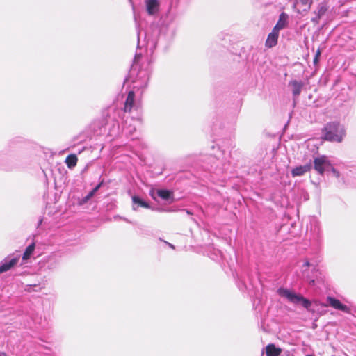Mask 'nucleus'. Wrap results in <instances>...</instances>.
Here are the masks:
<instances>
[{"label":"nucleus","instance_id":"6ab92c4d","mask_svg":"<svg viewBox=\"0 0 356 356\" xmlns=\"http://www.w3.org/2000/svg\"><path fill=\"white\" fill-rule=\"evenodd\" d=\"M297 3H300L303 6H307L308 8H309L310 6H311L310 0H298Z\"/></svg>","mask_w":356,"mask_h":356},{"label":"nucleus","instance_id":"9b49d317","mask_svg":"<svg viewBox=\"0 0 356 356\" xmlns=\"http://www.w3.org/2000/svg\"><path fill=\"white\" fill-rule=\"evenodd\" d=\"M303 83L293 80L290 81L289 86L291 87L292 92L294 97H297L300 95L302 88L303 87Z\"/></svg>","mask_w":356,"mask_h":356},{"label":"nucleus","instance_id":"7ed1b4c3","mask_svg":"<svg viewBox=\"0 0 356 356\" xmlns=\"http://www.w3.org/2000/svg\"><path fill=\"white\" fill-rule=\"evenodd\" d=\"M279 293L282 296L286 297L290 302L293 303H299L300 302L302 306L305 308H308L311 306V302L309 300L305 298L301 295L296 294L287 289H282L279 290Z\"/></svg>","mask_w":356,"mask_h":356},{"label":"nucleus","instance_id":"39448f33","mask_svg":"<svg viewBox=\"0 0 356 356\" xmlns=\"http://www.w3.org/2000/svg\"><path fill=\"white\" fill-rule=\"evenodd\" d=\"M279 37V31L273 29L272 31L268 34L266 40V46L272 48L277 44Z\"/></svg>","mask_w":356,"mask_h":356},{"label":"nucleus","instance_id":"20e7f679","mask_svg":"<svg viewBox=\"0 0 356 356\" xmlns=\"http://www.w3.org/2000/svg\"><path fill=\"white\" fill-rule=\"evenodd\" d=\"M327 301L328 302L327 305H325V306H330L333 307L334 309L342 311L346 313H350V308L346 306V305H343L341 302V301L335 298L328 296L327 298Z\"/></svg>","mask_w":356,"mask_h":356},{"label":"nucleus","instance_id":"ddd939ff","mask_svg":"<svg viewBox=\"0 0 356 356\" xmlns=\"http://www.w3.org/2000/svg\"><path fill=\"white\" fill-rule=\"evenodd\" d=\"M132 202H133V209L134 210H136L139 207H144V208H149V205L148 203L140 199L138 196H133L132 197Z\"/></svg>","mask_w":356,"mask_h":356},{"label":"nucleus","instance_id":"f257e3e1","mask_svg":"<svg viewBox=\"0 0 356 356\" xmlns=\"http://www.w3.org/2000/svg\"><path fill=\"white\" fill-rule=\"evenodd\" d=\"M344 136L345 129L338 123H329L323 129V138L329 141L340 143Z\"/></svg>","mask_w":356,"mask_h":356},{"label":"nucleus","instance_id":"a211bd4d","mask_svg":"<svg viewBox=\"0 0 356 356\" xmlns=\"http://www.w3.org/2000/svg\"><path fill=\"white\" fill-rule=\"evenodd\" d=\"M100 185H98L92 191H91L88 194V195L86 197V201L88 200L89 199H90L94 195L95 193L97 191V190L99 189Z\"/></svg>","mask_w":356,"mask_h":356},{"label":"nucleus","instance_id":"f3484780","mask_svg":"<svg viewBox=\"0 0 356 356\" xmlns=\"http://www.w3.org/2000/svg\"><path fill=\"white\" fill-rule=\"evenodd\" d=\"M327 10L326 6L323 3H321L317 9L316 15L318 16V18H321L323 15H325Z\"/></svg>","mask_w":356,"mask_h":356},{"label":"nucleus","instance_id":"a878e982","mask_svg":"<svg viewBox=\"0 0 356 356\" xmlns=\"http://www.w3.org/2000/svg\"><path fill=\"white\" fill-rule=\"evenodd\" d=\"M186 213H187L188 215H191V214H192V213H191V211H186Z\"/></svg>","mask_w":356,"mask_h":356},{"label":"nucleus","instance_id":"f8f14e48","mask_svg":"<svg viewBox=\"0 0 356 356\" xmlns=\"http://www.w3.org/2000/svg\"><path fill=\"white\" fill-rule=\"evenodd\" d=\"M145 3L147 10L149 15H154L156 13L159 8V2L157 0H146Z\"/></svg>","mask_w":356,"mask_h":356},{"label":"nucleus","instance_id":"2eb2a0df","mask_svg":"<svg viewBox=\"0 0 356 356\" xmlns=\"http://www.w3.org/2000/svg\"><path fill=\"white\" fill-rule=\"evenodd\" d=\"M34 250H35V244L31 243V245H29L25 250V252L22 256V260L26 261V260L29 259V258L32 255Z\"/></svg>","mask_w":356,"mask_h":356},{"label":"nucleus","instance_id":"1a4fd4ad","mask_svg":"<svg viewBox=\"0 0 356 356\" xmlns=\"http://www.w3.org/2000/svg\"><path fill=\"white\" fill-rule=\"evenodd\" d=\"M282 352V348L276 347L273 343H270L266 347V354L267 356H280Z\"/></svg>","mask_w":356,"mask_h":356},{"label":"nucleus","instance_id":"5701e85b","mask_svg":"<svg viewBox=\"0 0 356 356\" xmlns=\"http://www.w3.org/2000/svg\"><path fill=\"white\" fill-rule=\"evenodd\" d=\"M9 268H0V274L8 270Z\"/></svg>","mask_w":356,"mask_h":356},{"label":"nucleus","instance_id":"9d476101","mask_svg":"<svg viewBox=\"0 0 356 356\" xmlns=\"http://www.w3.org/2000/svg\"><path fill=\"white\" fill-rule=\"evenodd\" d=\"M135 94L133 91H129L124 102V111L130 112L134 106Z\"/></svg>","mask_w":356,"mask_h":356},{"label":"nucleus","instance_id":"412c9836","mask_svg":"<svg viewBox=\"0 0 356 356\" xmlns=\"http://www.w3.org/2000/svg\"><path fill=\"white\" fill-rule=\"evenodd\" d=\"M320 18H318V16H316V17L313 18L312 21L315 23H318Z\"/></svg>","mask_w":356,"mask_h":356},{"label":"nucleus","instance_id":"4be33fe9","mask_svg":"<svg viewBox=\"0 0 356 356\" xmlns=\"http://www.w3.org/2000/svg\"><path fill=\"white\" fill-rule=\"evenodd\" d=\"M31 286H27V287L25 289V291L29 293H31Z\"/></svg>","mask_w":356,"mask_h":356},{"label":"nucleus","instance_id":"aec40b11","mask_svg":"<svg viewBox=\"0 0 356 356\" xmlns=\"http://www.w3.org/2000/svg\"><path fill=\"white\" fill-rule=\"evenodd\" d=\"M321 51L320 49H318L317 51H316V55H315V57H314V63H316L318 62V59H319V57L321 56Z\"/></svg>","mask_w":356,"mask_h":356},{"label":"nucleus","instance_id":"393cba45","mask_svg":"<svg viewBox=\"0 0 356 356\" xmlns=\"http://www.w3.org/2000/svg\"><path fill=\"white\" fill-rule=\"evenodd\" d=\"M0 356H7V354L5 352H0Z\"/></svg>","mask_w":356,"mask_h":356},{"label":"nucleus","instance_id":"6e6552de","mask_svg":"<svg viewBox=\"0 0 356 356\" xmlns=\"http://www.w3.org/2000/svg\"><path fill=\"white\" fill-rule=\"evenodd\" d=\"M312 168L311 164H307L305 165H300L296 167L291 170V174L293 177L302 176L305 173L309 171Z\"/></svg>","mask_w":356,"mask_h":356},{"label":"nucleus","instance_id":"dca6fc26","mask_svg":"<svg viewBox=\"0 0 356 356\" xmlns=\"http://www.w3.org/2000/svg\"><path fill=\"white\" fill-rule=\"evenodd\" d=\"M157 194L161 198L165 200L170 199L171 195V193L168 190H159Z\"/></svg>","mask_w":356,"mask_h":356},{"label":"nucleus","instance_id":"0eeeda50","mask_svg":"<svg viewBox=\"0 0 356 356\" xmlns=\"http://www.w3.org/2000/svg\"><path fill=\"white\" fill-rule=\"evenodd\" d=\"M19 258V254L10 255L3 260V263L0 267H13L17 264Z\"/></svg>","mask_w":356,"mask_h":356},{"label":"nucleus","instance_id":"f03ea898","mask_svg":"<svg viewBox=\"0 0 356 356\" xmlns=\"http://www.w3.org/2000/svg\"><path fill=\"white\" fill-rule=\"evenodd\" d=\"M314 165V169L321 175H323L325 171L331 170L337 177H339V172L332 167L330 160L325 156L315 158Z\"/></svg>","mask_w":356,"mask_h":356},{"label":"nucleus","instance_id":"b1692460","mask_svg":"<svg viewBox=\"0 0 356 356\" xmlns=\"http://www.w3.org/2000/svg\"><path fill=\"white\" fill-rule=\"evenodd\" d=\"M310 264L309 263V261H305V264H303V266L305 267V266H309Z\"/></svg>","mask_w":356,"mask_h":356},{"label":"nucleus","instance_id":"4468645a","mask_svg":"<svg viewBox=\"0 0 356 356\" xmlns=\"http://www.w3.org/2000/svg\"><path fill=\"white\" fill-rule=\"evenodd\" d=\"M77 161L78 159L75 154H70L67 156L65 159V163L68 168H72L76 166Z\"/></svg>","mask_w":356,"mask_h":356},{"label":"nucleus","instance_id":"423d86ee","mask_svg":"<svg viewBox=\"0 0 356 356\" xmlns=\"http://www.w3.org/2000/svg\"><path fill=\"white\" fill-rule=\"evenodd\" d=\"M289 16L285 13H282L279 16V19L274 26L273 29L280 32V30L286 27L288 24Z\"/></svg>","mask_w":356,"mask_h":356}]
</instances>
